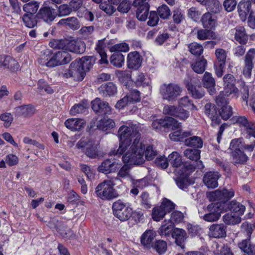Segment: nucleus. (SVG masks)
Here are the masks:
<instances>
[{
    "label": "nucleus",
    "instance_id": "1",
    "mask_svg": "<svg viewBox=\"0 0 255 255\" xmlns=\"http://www.w3.org/2000/svg\"><path fill=\"white\" fill-rule=\"evenodd\" d=\"M141 127L139 124L126 122L121 126L118 131L119 146L117 150L112 151L114 155H122L129 147V150L123 156L125 163L139 165L143 163V155L147 160H152L157 154L153 146L148 145L145 150L144 145L139 142Z\"/></svg>",
    "mask_w": 255,
    "mask_h": 255
},
{
    "label": "nucleus",
    "instance_id": "2",
    "mask_svg": "<svg viewBox=\"0 0 255 255\" xmlns=\"http://www.w3.org/2000/svg\"><path fill=\"white\" fill-rule=\"evenodd\" d=\"M234 196V191L232 189L229 190L223 189V190H217L210 193L208 195V198L210 201H220L224 204L222 205L223 211L224 209L225 210L228 209L232 213H234L235 214L240 216L244 214L246 209L245 206L235 200L227 202Z\"/></svg>",
    "mask_w": 255,
    "mask_h": 255
},
{
    "label": "nucleus",
    "instance_id": "3",
    "mask_svg": "<svg viewBox=\"0 0 255 255\" xmlns=\"http://www.w3.org/2000/svg\"><path fill=\"white\" fill-rule=\"evenodd\" d=\"M121 183L122 180L118 177H113L110 180H105L97 186L95 193L98 197L102 199L111 200L117 198L119 194L113 188V186Z\"/></svg>",
    "mask_w": 255,
    "mask_h": 255
},
{
    "label": "nucleus",
    "instance_id": "4",
    "mask_svg": "<svg viewBox=\"0 0 255 255\" xmlns=\"http://www.w3.org/2000/svg\"><path fill=\"white\" fill-rule=\"evenodd\" d=\"M194 170V166L188 163H185L181 169L176 170L178 175L174 180L176 185L180 189L185 190L192 184L189 176Z\"/></svg>",
    "mask_w": 255,
    "mask_h": 255
},
{
    "label": "nucleus",
    "instance_id": "5",
    "mask_svg": "<svg viewBox=\"0 0 255 255\" xmlns=\"http://www.w3.org/2000/svg\"><path fill=\"white\" fill-rule=\"evenodd\" d=\"M114 215L121 221L128 220L133 213L129 203H125L121 200L115 201L112 206Z\"/></svg>",
    "mask_w": 255,
    "mask_h": 255
},
{
    "label": "nucleus",
    "instance_id": "6",
    "mask_svg": "<svg viewBox=\"0 0 255 255\" xmlns=\"http://www.w3.org/2000/svg\"><path fill=\"white\" fill-rule=\"evenodd\" d=\"M174 209L175 204L170 200L164 198L160 206L155 207L152 209V219L156 222L160 221L167 213L171 212Z\"/></svg>",
    "mask_w": 255,
    "mask_h": 255
},
{
    "label": "nucleus",
    "instance_id": "7",
    "mask_svg": "<svg viewBox=\"0 0 255 255\" xmlns=\"http://www.w3.org/2000/svg\"><path fill=\"white\" fill-rule=\"evenodd\" d=\"M182 92L178 85L173 83L164 84L160 86V93L163 99L168 101H175Z\"/></svg>",
    "mask_w": 255,
    "mask_h": 255
},
{
    "label": "nucleus",
    "instance_id": "8",
    "mask_svg": "<svg viewBox=\"0 0 255 255\" xmlns=\"http://www.w3.org/2000/svg\"><path fill=\"white\" fill-rule=\"evenodd\" d=\"M58 13L55 9L49 5H42L36 13L39 21L44 22L48 24H51L57 16Z\"/></svg>",
    "mask_w": 255,
    "mask_h": 255
},
{
    "label": "nucleus",
    "instance_id": "9",
    "mask_svg": "<svg viewBox=\"0 0 255 255\" xmlns=\"http://www.w3.org/2000/svg\"><path fill=\"white\" fill-rule=\"evenodd\" d=\"M151 126L153 129L160 130L163 128L175 130L179 128L181 126L176 120L172 117H167L163 119H157L153 121Z\"/></svg>",
    "mask_w": 255,
    "mask_h": 255
},
{
    "label": "nucleus",
    "instance_id": "10",
    "mask_svg": "<svg viewBox=\"0 0 255 255\" xmlns=\"http://www.w3.org/2000/svg\"><path fill=\"white\" fill-rule=\"evenodd\" d=\"M222 205L220 201L209 204L207 207L208 213L203 216V219L207 222H212L217 221L221 216V213L223 211Z\"/></svg>",
    "mask_w": 255,
    "mask_h": 255
},
{
    "label": "nucleus",
    "instance_id": "11",
    "mask_svg": "<svg viewBox=\"0 0 255 255\" xmlns=\"http://www.w3.org/2000/svg\"><path fill=\"white\" fill-rule=\"evenodd\" d=\"M97 58L95 56H86L81 59L74 61L76 62V66L81 74L80 81H82L85 76L86 72L88 71L95 64Z\"/></svg>",
    "mask_w": 255,
    "mask_h": 255
},
{
    "label": "nucleus",
    "instance_id": "12",
    "mask_svg": "<svg viewBox=\"0 0 255 255\" xmlns=\"http://www.w3.org/2000/svg\"><path fill=\"white\" fill-rule=\"evenodd\" d=\"M163 113L173 116L180 120L185 121L189 117V112L181 107H177L174 106L166 105L163 110Z\"/></svg>",
    "mask_w": 255,
    "mask_h": 255
},
{
    "label": "nucleus",
    "instance_id": "13",
    "mask_svg": "<svg viewBox=\"0 0 255 255\" xmlns=\"http://www.w3.org/2000/svg\"><path fill=\"white\" fill-rule=\"evenodd\" d=\"M201 150L198 149H186L184 152V155L188 158L192 160V162H185V163L193 165L196 168L202 169L204 166L202 161L200 160Z\"/></svg>",
    "mask_w": 255,
    "mask_h": 255
},
{
    "label": "nucleus",
    "instance_id": "14",
    "mask_svg": "<svg viewBox=\"0 0 255 255\" xmlns=\"http://www.w3.org/2000/svg\"><path fill=\"white\" fill-rule=\"evenodd\" d=\"M92 108L99 116L110 115L112 109L108 102L97 98L91 102Z\"/></svg>",
    "mask_w": 255,
    "mask_h": 255
},
{
    "label": "nucleus",
    "instance_id": "15",
    "mask_svg": "<svg viewBox=\"0 0 255 255\" xmlns=\"http://www.w3.org/2000/svg\"><path fill=\"white\" fill-rule=\"evenodd\" d=\"M205 114L211 119L212 127H215L221 123L220 118V110L216 106L211 103H207L205 105Z\"/></svg>",
    "mask_w": 255,
    "mask_h": 255
},
{
    "label": "nucleus",
    "instance_id": "16",
    "mask_svg": "<svg viewBox=\"0 0 255 255\" xmlns=\"http://www.w3.org/2000/svg\"><path fill=\"white\" fill-rule=\"evenodd\" d=\"M121 166L120 162L116 159H107L102 162L98 167V170L101 173L108 174L115 172Z\"/></svg>",
    "mask_w": 255,
    "mask_h": 255
},
{
    "label": "nucleus",
    "instance_id": "17",
    "mask_svg": "<svg viewBox=\"0 0 255 255\" xmlns=\"http://www.w3.org/2000/svg\"><path fill=\"white\" fill-rule=\"evenodd\" d=\"M216 101L218 106L221 107L220 118H221L225 121L228 120L233 114L232 107L228 104L226 99L222 96L217 97Z\"/></svg>",
    "mask_w": 255,
    "mask_h": 255
},
{
    "label": "nucleus",
    "instance_id": "18",
    "mask_svg": "<svg viewBox=\"0 0 255 255\" xmlns=\"http://www.w3.org/2000/svg\"><path fill=\"white\" fill-rule=\"evenodd\" d=\"M239 16L243 22L247 19V17L254 12L252 9V3L249 0H242L237 6Z\"/></svg>",
    "mask_w": 255,
    "mask_h": 255
},
{
    "label": "nucleus",
    "instance_id": "19",
    "mask_svg": "<svg viewBox=\"0 0 255 255\" xmlns=\"http://www.w3.org/2000/svg\"><path fill=\"white\" fill-rule=\"evenodd\" d=\"M255 56V49L251 48L246 53L245 58V66L243 74L245 77H250L254 68L253 60Z\"/></svg>",
    "mask_w": 255,
    "mask_h": 255
},
{
    "label": "nucleus",
    "instance_id": "20",
    "mask_svg": "<svg viewBox=\"0 0 255 255\" xmlns=\"http://www.w3.org/2000/svg\"><path fill=\"white\" fill-rule=\"evenodd\" d=\"M98 91L100 95L104 97L114 96L117 93V87L112 82H108L102 84L99 88Z\"/></svg>",
    "mask_w": 255,
    "mask_h": 255
},
{
    "label": "nucleus",
    "instance_id": "21",
    "mask_svg": "<svg viewBox=\"0 0 255 255\" xmlns=\"http://www.w3.org/2000/svg\"><path fill=\"white\" fill-rule=\"evenodd\" d=\"M142 61V56L139 52L137 51L130 52L127 56L128 67L129 69L137 70L140 67Z\"/></svg>",
    "mask_w": 255,
    "mask_h": 255
},
{
    "label": "nucleus",
    "instance_id": "22",
    "mask_svg": "<svg viewBox=\"0 0 255 255\" xmlns=\"http://www.w3.org/2000/svg\"><path fill=\"white\" fill-rule=\"evenodd\" d=\"M38 62L41 66H45L48 68H53V62L54 61L53 60L52 51L48 49L42 51L38 58Z\"/></svg>",
    "mask_w": 255,
    "mask_h": 255
},
{
    "label": "nucleus",
    "instance_id": "23",
    "mask_svg": "<svg viewBox=\"0 0 255 255\" xmlns=\"http://www.w3.org/2000/svg\"><path fill=\"white\" fill-rule=\"evenodd\" d=\"M223 80L224 91L227 96L236 92L237 90V88L235 86L236 80L233 75L226 74Z\"/></svg>",
    "mask_w": 255,
    "mask_h": 255
},
{
    "label": "nucleus",
    "instance_id": "24",
    "mask_svg": "<svg viewBox=\"0 0 255 255\" xmlns=\"http://www.w3.org/2000/svg\"><path fill=\"white\" fill-rule=\"evenodd\" d=\"M54 67L64 65L70 62L72 59L71 55L65 50L59 51L55 53H53Z\"/></svg>",
    "mask_w": 255,
    "mask_h": 255
},
{
    "label": "nucleus",
    "instance_id": "25",
    "mask_svg": "<svg viewBox=\"0 0 255 255\" xmlns=\"http://www.w3.org/2000/svg\"><path fill=\"white\" fill-rule=\"evenodd\" d=\"M202 83L203 87L207 89L211 95L215 94L216 92L215 89L216 82L211 73L208 72H206L204 73L202 79Z\"/></svg>",
    "mask_w": 255,
    "mask_h": 255
},
{
    "label": "nucleus",
    "instance_id": "26",
    "mask_svg": "<svg viewBox=\"0 0 255 255\" xmlns=\"http://www.w3.org/2000/svg\"><path fill=\"white\" fill-rule=\"evenodd\" d=\"M220 176L218 172H208L204 175L203 181L208 188H215L218 186V180Z\"/></svg>",
    "mask_w": 255,
    "mask_h": 255
},
{
    "label": "nucleus",
    "instance_id": "27",
    "mask_svg": "<svg viewBox=\"0 0 255 255\" xmlns=\"http://www.w3.org/2000/svg\"><path fill=\"white\" fill-rule=\"evenodd\" d=\"M226 226L223 224H212L209 228V236L215 238H221L226 236Z\"/></svg>",
    "mask_w": 255,
    "mask_h": 255
},
{
    "label": "nucleus",
    "instance_id": "28",
    "mask_svg": "<svg viewBox=\"0 0 255 255\" xmlns=\"http://www.w3.org/2000/svg\"><path fill=\"white\" fill-rule=\"evenodd\" d=\"M86 124L84 120L71 118L67 119L64 123L65 127L72 131H78L83 128Z\"/></svg>",
    "mask_w": 255,
    "mask_h": 255
},
{
    "label": "nucleus",
    "instance_id": "29",
    "mask_svg": "<svg viewBox=\"0 0 255 255\" xmlns=\"http://www.w3.org/2000/svg\"><path fill=\"white\" fill-rule=\"evenodd\" d=\"M133 6L136 8V18L140 21H145L149 14V5L148 3L146 1H144L138 5Z\"/></svg>",
    "mask_w": 255,
    "mask_h": 255
},
{
    "label": "nucleus",
    "instance_id": "30",
    "mask_svg": "<svg viewBox=\"0 0 255 255\" xmlns=\"http://www.w3.org/2000/svg\"><path fill=\"white\" fill-rule=\"evenodd\" d=\"M172 237L175 239L176 245L184 249L185 247V242L186 239V233L185 230L175 228L172 233Z\"/></svg>",
    "mask_w": 255,
    "mask_h": 255
},
{
    "label": "nucleus",
    "instance_id": "31",
    "mask_svg": "<svg viewBox=\"0 0 255 255\" xmlns=\"http://www.w3.org/2000/svg\"><path fill=\"white\" fill-rule=\"evenodd\" d=\"M116 126L115 121L110 118L104 117L99 120L97 123V128L98 129L109 133L111 130Z\"/></svg>",
    "mask_w": 255,
    "mask_h": 255
},
{
    "label": "nucleus",
    "instance_id": "32",
    "mask_svg": "<svg viewBox=\"0 0 255 255\" xmlns=\"http://www.w3.org/2000/svg\"><path fill=\"white\" fill-rule=\"evenodd\" d=\"M186 87L193 98L199 99L204 96L205 92L202 88L200 86H195L192 81L190 82H187Z\"/></svg>",
    "mask_w": 255,
    "mask_h": 255
},
{
    "label": "nucleus",
    "instance_id": "33",
    "mask_svg": "<svg viewBox=\"0 0 255 255\" xmlns=\"http://www.w3.org/2000/svg\"><path fill=\"white\" fill-rule=\"evenodd\" d=\"M238 246L248 255H255V245L251 243L250 239L243 240L238 244Z\"/></svg>",
    "mask_w": 255,
    "mask_h": 255
},
{
    "label": "nucleus",
    "instance_id": "34",
    "mask_svg": "<svg viewBox=\"0 0 255 255\" xmlns=\"http://www.w3.org/2000/svg\"><path fill=\"white\" fill-rule=\"evenodd\" d=\"M200 4L205 6L207 9L214 13L220 12L222 9L221 4L218 0H203Z\"/></svg>",
    "mask_w": 255,
    "mask_h": 255
},
{
    "label": "nucleus",
    "instance_id": "35",
    "mask_svg": "<svg viewBox=\"0 0 255 255\" xmlns=\"http://www.w3.org/2000/svg\"><path fill=\"white\" fill-rule=\"evenodd\" d=\"M233 163L236 164H244L248 161V156L240 149H236L231 153Z\"/></svg>",
    "mask_w": 255,
    "mask_h": 255
},
{
    "label": "nucleus",
    "instance_id": "36",
    "mask_svg": "<svg viewBox=\"0 0 255 255\" xmlns=\"http://www.w3.org/2000/svg\"><path fill=\"white\" fill-rule=\"evenodd\" d=\"M167 159L168 163H170L173 167L177 168L175 171L181 169L183 165L185 164L182 162L180 155L176 151L172 152L169 155Z\"/></svg>",
    "mask_w": 255,
    "mask_h": 255
},
{
    "label": "nucleus",
    "instance_id": "37",
    "mask_svg": "<svg viewBox=\"0 0 255 255\" xmlns=\"http://www.w3.org/2000/svg\"><path fill=\"white\" fill-rule=\"evenodd\" d=\"M235 39L239 43L242 45L246 44L249 39V36L247 34L244 27L238 26L235 28Z\"/></svg>",
    "mask_w": 255,
    "mask_h": 255
},
{
    "label": "nucleus",
    "instance_id": "38",
    "mask_svg": "<svg viewBox=\"0 0 255 255\" xmlns=\"http://www.w3.org/2000/svg\"><path fill=\"white\" fill-rule=\"evenodd\" d=\"M156 233L153 230H147L141 237V243L145 247L150 248L152 247V242L155 237Z\"/></svg>",
    "mask_w": 255,
    "mask_h": 255
},
{
    "label": "nucleus",
    "instance_id": "39",
    "mask_svg": "<svg viewBox=\"0 0 255 255\" xmlns=\"http://www.w3.org/2000/svg\"><path fill=\"white\" fill-rule=\"evenodd\" d=\"M201 21L204 28L211 29L214 28L217 24L216 19L209 12H207L202 15Z\"/></svg>",
    "mask_w": 255,
    "mask_h": 255
},
{
    "label": "nucleus",
    "instance_id": "40",
    "mask_svg": "<svg viewBox=\"0 0 255 255\" xmlns=\"http://www.w3.org/2000/svg\"><path fill=\"white\" fill-rule=\"evenodd\" d=\"M34 112V109L30 105H25L15 108L14 115L16 117L29 116Z\"/></svg>",
    "mask_w": 255,
    "mask_h": 255
},
{
    "label": "nucleus",
    "instance_id": "41",
    "mask_svg": "<svg viewBox=\"0 0 255 255\" xmlns=\"http://www.w3.org/2000/svg\"><path fill=\"white\" fill-rule=\"evenodd\" d=\"M85 49L84 42L81 40H70L68 51L77 54H82Z\"/></svg>",
    "mask_w": 255,
    "mask_h": 255
},
{
    "label": "nucleus",
    "instance_id": "42",
    "mask_svg": "<svg viewBox=\"0 0 255 255\" xmlns=\"http://www.w3.org/2000/svg\"><path fill=\"white\" fill-rule=\"evenodd\" d=\"M70 40L67 39H53L49 42V46L53 49L68 50Z\"/></svg>",
    "mask_w": 255,
    "mask_h": 255
},
{
    "label": "nucleus",
    "instance_id": "43",
    "mask_svg": "<svg viewBox=\"0 0 255 255\" xmlns=\"http://www.w3.org/2000/svg\"><path fill=\"white\" fill-rule=\"evenodd\" d=\"M77 63L76 62L74 61L71 63L69 68L63 73L64 77L66 78L73 77L77 78L78 81H80L79 78H81V74L76 66Z\"/></svg>",
    "mask_w": 255,
    "mask_h": 255
},
{
    "label": "nucleus",
    "instance_id": "44",
    "mask_svg": "<svg viewBox=\"0 0 255 255\" xmlns=\"http://www.w3.org/2000/svg\"><path fill=\"white\" fill-rule=\"evenodd\" d=\"M21 18L25 26L31 28L36 26L39 21L38 18L36 17V14L25 13Z\"/></svg>",
    "mask_w": 255,
    "mask_h": 255
},
{
    "label": "nucleus",
    "instance_id": "45",
    "mask_svg": "<svg viewBox=\"0 0 255 255\" xmlns=\"http://www.w3.org/2000/svg\"><path fill=\"white\" fill-rule=\"evenodd\" d=\"M207 65V60L202 56L197 60L195 62L191 64V67L195 72L202 74L205 71Z\"/></svg>",
    "mask_w": 255,
    "mask_h": 255
},
{
    "label": "nucleus",
    "instance_id": "46",
    "mask_svg": "<svg viewBox=\"0 0 255 255\" xmlns=\"http://www.w3.org/2000/svg\"><path fill=\"white\" fill-rule=\"evenodd\" d=\"M1 66L5 67L11 71H17L19 67L18 63L14 59L5 55Z\"/></svg>",
    "mask_w": 255,
    "mask_h": 255
},
{
    "label": "nucleus",
    "instance_id": "47",
    "mask_svg": "<svg viewBox=\"0 0 255 255\" xmlns=\"http://www.w3.org/2000/svg\"><path fill=\"white\" fill-rule=\"evenodd\" d=\"M140 205L145 209L150 208L152 206L151 198L147 192L144 191L139 196Z\"/></svg>",
    "mask_w": 255,
    "mask_h": 255
},
{
    "label": "nucleus",
    "instance_id": "48",
    "mask_svg": "<svg viewBox=\"0 0 255 255\" xmlns=\"http://www.w3.org/2000/svg\"><path fill=\"white\" fill-rule=\"evenodd\" d=\"M185 145L188 146L200 148L203 146V141L200 137L193 136L184 140Z\"/></svg>",
    "mask_w": 255,
    "mask_h": 255
},
{
    "label": "nucleus",
    "instance_id": "49",
    "mask_svg": "<svg viewBox=\"0 0 255 255\" xmlns=\"http://www.w3.org/2000/svg\"><path fill=\"white\" fill-rule=\"evenodd\" d=\"M84 152L88 157L93 159L98 156V150L97 145L93 141H90V143L84 150Z\"/></svg>",
    "mask_w": 255,
    "mask_h": 255
},
{
    "label": "nucleus",
    "instance_id": "50",
    "mask_svg": "<svg viewBox=\"0 0 255 255\" xmlns=\"http://www.w3.org/2000/svg\"><path fill=\"white\" fill-rule=\"evenodd\" d=\"M111 63L114 66L121 67L125 62V56L120 52H115L110 57Z\"/></svg>",
    "mask_w": 255,
    "mask_h": 255
},
{
    "label": "nucleus",
    "instance_id": "51",
    "mask_svg": "<svg viewBox=\"0 0 255 255\" xmlns=\"http://www.w3.org/2000/svg\"><path fill=\"white\" fill-rule=\"evenodd\" d=\"M39 7V2L33 0L24 4L23 6V10L26 13L36 14Z\"/></svg>",
    "mask_w": 255,
    "mask_h": 255
},
{
    "label": "nucleus",
    "instance_id": "52",
    "mask_svg": "<svg viewBox=\"0 0 255 255\" xmlns=\"http://www.w3.org/2000/svg\"><path fill=\"white\" fill-rule=\"evenodd\" d=\"M173 224L169 221L164 220L162 225L158 230L159 234L161 236H169L173 232Z\"/></svg>",
    "mask_w": 255,
    "mask_h": 255
},
{
    "label": "nucleus",
    "instance_id": "53",
    "mask_svg": "<svg viewBox=\"0 0 255 255\" xmlns=\"http://www.w3.org/2000/svg\"><path fill=\"white\" fill-rule=\"evenodd\" d=\"M197 37L199 40H204L208 39H215L216 35L211 30L201 29L197 31Z\"/></svg>",
    "mask_w": 255,
    "mask_h": 255
},
{
    "label": "nucleus",
    "instance_id": "54",
    "mask_svg": "<svg viewBox=\"0 0 255 255\" xmlns=\"http://www.w3.org/2000/svg\"><path fill=\"white\" fill-rule=\"evenodd\" d=\"M223 218L224 223L229 225L238 224L241 222L240 216L232 213L225 214Z\"/></svg>",
    "mask_w": 255,
    "mask_h": 255
},
{
    "label": "nucleus",
    "instance_id": "55",
    "mask_svg": "<svg viewBox=\"0 0 255 255\" xmlns=\"http://www.w3.org/2000/svg\"><path fill=\"white\" fill-rule=\"evenodd\" d=\"M179 107L188 108L191 110L196 109L192 100L188 96H184L178 100Z\"/></svg>",
    "mask_w": 255,
    "mask_h": 255
},
{
    "label": "nucleus",
    "instance_id": "56",
    "mask_svg": "<svg viewBox=\"0 0 255 255\" xmlns=\"http://www.w3.org/2000/svg\"><path fill=\"white\" fill-rule=\"evenodd\" d=\"M152 248L159 255H162L165 253L167 250V244L165 241L163 240H157L153 245Z\"/></svg>",
    "mask_w": 255,
    "mask_h": 255
},
{
    "label": "nucleus",
    "instance_id": "57",
    "mask_svg": "<svg viewBox=\"0 0 255 255\" xmlns=\"http://www.w3.org/2000/svg\"><path fill=\"white\" fill-rule=\"evenodd\" d=\"M157 14L163 19H167L171 15L170 10L167 5L162 4L157 8Z\"/></svg>",
    "mask_w": 255,
    "mask_h": 255
},
{
    "label": "nucleus",
    "instance_id": "58",
    "mask_svg": "<svg viewBox=\"0 0 255 255\" xmlns=\"http://www.w3.org/2000/svg\"><path fill=\"white\" fill-rule=\"evenodd\" d=\"M188 48L190 52L194 55L199 56L203 51V46L196 42L190 44Z\"/></svg>",
    "mask_w": 255,
    "mask_h": 255
},
{
    "label": "nucleus",
    "instance_id": "59",
    "mask_svg": "<svg viewBox=\"0 0 255 255\" xmlns=\"http://www.w3.org/2000/svg\"><path fill=\"white\" fill-rule=\"evenodd\" d=\"M87 108V105L83 103H79L73 106L70 111V113L71 115L74 116L77 114L83 113Z\"/></svg>",
    "mask_w": 255,
    "mask_h": 255
},
{
    "label": "nucleus",
    "instance_id": "60",
    "mask_svg": "<svg viewBox=\"0 0 255 255\" xmlns=\"http://www.w3.org/2000/svg\"><path fill=\"white\" fill-rule=\"evenodd\" d=\"M130 166L128 164H124L119 170L118 173V176L116 177H118L119 178H130Z\"/></svg>",
    "mask_w": 255,
    "mask_h": 255
},
{
    "label": "nucleus",
    "instance_id": "61",
    "mask_svg": "<svg viewBox=\"0 0 255 255\" xmlns=\"http://www.w3.org/2000/svg\"><path fill=\"white\" fill-rule=\"evenodd\" d=\"M38 89L40 92H45L49 94H52L54 92L52 88L42 79L38 81Z\"/></svg>",
    "mask_w": 255,
    "mask_h": 255
},
{
    "label": "nucleus",
    "instance_id": "62",
    "mask_svg": "<svg viewBox=\"0 0 255 255\" xmlns=\"http://www.w3.org/2000/svg\"><path fill=\"white\" fill-rule=\"evenodd\" d=\"M129 46L126 43H119L114 45L111 48V51L115 52H128L129 51Z\"/></svg>",
    "mask_w": 255,
    "mask_h": 255
},
{
    "label": "nucleus",
    "instance_id": "63",
    "mask_svg": "<svg viewBox=\"0 0 255 255\" xmlns=\"http://www.w3.org/2000/svg\"><path fill=\"white\" fill-rule=\"evenodd\" d=\"M215 54L218 60L217 64H220L221 66H224L226 59L225 50L223 49H218L216 50Z\"/></svg>",
    "mask_w": 255,
    "mask_h": 255
},
{
    "label": "nucleus",
    "instance_id": "64",
    "mask_svg": "<svg viewBox=\"0 0 255 255\" xmlns=\"http://www.w3.org/2000/svg\"><path fill=\"white\" fill-rule=\"evenodd\" d=\"M72 8L67 4H62L58 7V11H57L59 17L68 15L72 12Z\"/></svg>",
    "mask_w": 255,
    "mask_h": 255
}]
</instances>
